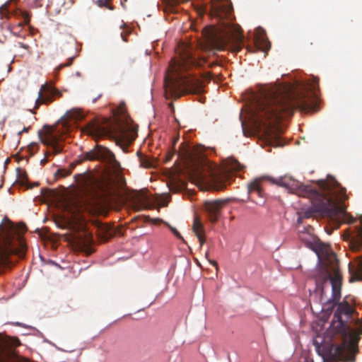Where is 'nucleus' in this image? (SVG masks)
Wrapping results in <instances>:
<instances>
[{"mask_svg":"<svg viewBox=\"0 0 362 362\" xmlns=\"http://www.w3.org/2000/svg\"><path fill=\"white\" fill-rule=\"evenodd\" d=\"M71 173V170L65 169V168H61L58 169L56 173H54V175L57 177H66L69 176Z\"/></svg>","mask_w":362,"mask_h":362,"instance_id":"nucleus-25","label":"nucleus"},{"mask_svg":"<svg viewBox=\"0 0 362 362\" xmlns=\"http://www.w3.org/2000/svg\"><path fill=\"white\" fill-rule=\"evenodd\" d=\"M310 100L308 91H300L288 85L276 86L264 92L256 102L252 116L259 127L271 130L281 119L291 117L295 110L305 112L312 110Z\"/></svg>","mask_w":362,"mask_h":362,"instance_id":"nucleus-3","label":"nucleus"},{"mask_svg":"<svg viewBox=\"0 0 362 362\" xmlns=\"http://www.w3.org/2000/svg\"><path fill=\"white\" fill-rule=\"evenodd\" d=\"M61 93L52 86L45 83L42 85L35 100V108H38L42 104H48L52 102L56 97H60Z\"/></svg>","mask_w":362,"mask_h":362,"instance_id":"nucleus-13","label":"nucleus"},{"mask_svg":"<svg viewBox=\"0 0 362 362\" xmlns=\"http://www.w3.org/2000/svg\"><path fill=\"white\" fill-rule=\"evenodd\" d=\"M64 209L68 216L63 218L61 223L57 224L61 228H73L78 227L79 229L85 228V218L82 216L83 206L76 200H69L64 203Z\"/></svg>","mask_w":362,"mask_h":362,"instance_id":"nucleus-9","label":"nucleus"},{"mask_svg":"<svg viewBox=\"0 0 362 362\" xmlns=\"http://www.w3.org/2000/svg\"><path fill=\"white\" fill-rule=\"evenodd\" d=\"M205 257L209 260V263H210L211 264H212L213 266H214V267H218V264H217V262H216V261H214V260H211V259H209V252H208V251H207V252H206V254H205Z\"/></svg>","mask_w":362,"mask_h":362,"instance_id":"nucleus-36","label":"nucleus"},{"mask_svg":"<svg viewBox=\"0 0 362 362\" xmlns=\"http://www.w3.org/2000/svg\"><path fill=\"white\" fill-rule=\"evenodd\" d=\"M26 230L24 223L15 225L8 218H4L0 224V275L10 267L11 255L24 257L26 245L23 235Z\"/></svg>","mask_w":362,"mask_h":362,"instance_id":"nucleus-5","label":"nucleus"},{"mask_svg":"<svg viewBox=\"0 0 362 362\" xmlns=\"http://www.w3.org/2000/svg\"><path fill=\"white\" fill-rule=\"evenodd\" d=\"M177 52L178 59H174L164 78L165 94L168 97L179 98L185 93H198L202 89V83L191 74H184L192 66L202 67L206 63L204 57L196 58L188 45H179Z\"/></svg>","mask_w":362,"mask_h":362,"instance_id":"nucleus-4","label":"nucleus"},{"mask_svg":"<svg viewBox=\"0 0 362 362\" xmlns=\"http://www.w3.org/2000/svg\"><path fill=\"white\" fill-rule=\"evenodd\" d=\"M328 300H329V299H327V301H326L327 305H330V306H328V308H332V305H331V304H328V303H327Z\"/></svg>","mask_w":362,"mask_h":362,"instance_id":"nucleus-44","label":"nucleus"},{"mask_svg":"<svg viewBox=\"0 0 362 362\" xmlns=\"http://www.w3.org/2000/svg\"><path fill=\"white\" fill-rule=\"evenodd\" d=\"M209 40L211 45L217 50H223L228 45L233 44L238 52L241 48L243 35L239 27L227 25L224 30L213 31L209 36Z\"/></svg>","mask_w":362,"mask_h":362,"instance_id":"nucleus-7","label":"nucleus"},{"mask_svg":"<svg viewBox=\"0 0 362 362\" xmlns=\"http://www.w3.org/2000/svg\"><path fill=\"white\" fill-rule=\"evenodd\" d=\"M96 4L99 7H108L107 0H97Z\"/></svg>","mask_w":362,"mask_h":362,"instance_id":"nucleus-34","label":"nucleus"},{"mask_svg":"<svg viewBox=\"0 0 362 362\" xmlns=\"http://www.w3.org/2000/svg\"><path fill=\"white\" fill-rule=\"evenodd\" d=\"M140 160L141 165L145 168H151L153 165L151 162L146 158H141Z\"/></svg>","mask_w":362,"mask_h":362,"instance_id":"nucleus-29","label":"nucleus"},{"mask_svg":"<svg viewBox=\"0 0 362 362\" xmlns=\"http://www.w3.org/2000/svg\"><path fill=\"white\" fill-rule=\"evenodd\" d=\"M194 180L198 182H206L209 187L216 191L223 190L226 187V181L228 179L226 173L221 175L213 173L209 179H206L202 173L196 172Z\"/></svg>","mask_w":362,"mask_h":362,"instance_id":"nucleus-12","label":"nucleus"},{"mask_svg":"<svg viewBox=\"0 0 362 362\" xmlns=\"http://www.w3.org/2000/svg\"><path fill=\"white\" fill-rule=\"evenodd\" d=\"M21 16L24 20V22L19 23H18L19 27L23 26L24 24H25V25L28 24L30 21V18H31V15L28 12H26V11H21Z\"/></svg>","mask_w":362,"mask_h":362,"instance_id":"nucleus-26","label":"nucleus"},{"mask_svg":"<svg viewBox=\"0 0 362 362\" xmlns=\"http://www.w3.org/2000/svg\"><path fill=\"white\" fill-rule=\"evenodd\" d=\"M121 36H122V39H123V40H124V42H127V38H126L127 35H124V34H123V33H121Z\"/></svg>","mask_w":362,"mask_h":362,"instance_id":"nucleus-42","label":"nucleus"},{"mask_svg":"<svg viewBox=\"0 0 362 362\" xmlns=\"http://www.w3.org/2000/svg\"><path fill=\"white\" fill-rule=\"evenodd\" d=\"M37 146V144L33 143V144H31L30 146H29V148L30 149H33L34 147H36Z\"/></svg>","mask_w":362,"mask_h":362,"instance_id":"nucleus-43","label":"nucleus"},{"mask_svg":"<svg viewBox=\"0 0 362 362\" xmlns=\"http://www.w3.org/2000/svg\"><path fill=\"white\" fill-rule=\"evenodd\" d=\"M232 10L230 6L218 3L212 6L211 13L213 16L220 20H223L230 18Z\"/></svg>","mask_w":362,"mask_h":362,"instance_id":"nucleus-15","label":"nucleus"},{"mask_svg":"<svg viewBox=\"0 0 362 362\" xmlns=\"http://www.w3.org/2000/svg\"><path fill=\"white\" fill-rule=\"evenodd\" d=\"M18 45L20 47L28 49L29 48V46L23 43V42H18Z\"/></svg>","mask_w":362,"mask_h":362,"instance_id":"nucleus-38","label":"nucleus"},{"mask_svg":"<svg viewBox=\"0 0 362 362\" xmlns=\"http://www.w3.org/2000/svg\"><path fill=\"white\" fill-rule=\"evenodd\" d=\"M18 173H22V175L19 174L18 177H19V178H21L22 183L24 184V182L25 181H27V180H28L26 173L24 171H22L20 168L18 169Z\"/></svg>","mask_w":362,"mask_h":362,"instance_id":"nucleus-32","label":"nucleus"},{"mask_svg":"<svg viewBox=\"0 0 362 362\" xmlns=\"http://www.w3.org/2000/svg\"><path fill=\"white\" fill-rule=\"evenodd\" d=\"M226 203V200H214L212 202H206L204 203V209L206 210L209 221L211 223H216L219 219L221 211L223 206Z\"/></svg>","mask_w":362,"mask_h":362,"instance_id":"nucleus-14","label":"nucleus"},{"mask_svg":"<svg viewBox=\"0 0 362 362\" xmlns=\"http://www.w3.org/2000/svg\"><path fill=\"white\" fill-rule=\"evenodd\" d=\"M57 128L45 125L42 130L38 132L41 142L52 148V153L57 155L62 151V146L59 144V136L56 133Z\"/></svg>","mask_w":362,"mask_h":362,"instance_id":"nucleus-10","label":"nucleus"},{"mask_svg":"<svg viewBox=\"0 0 362 362\" xmlns=\"http://www.w3.org/2000/svg\"><path fill=\"white\" fill-rule=\"evenodd\" d=\"M303 218H305L303 217V215L300 213V214H299V217H298V223H301L303 222Z\"/></svg>","mask_w":362,"mask_h":362,"instance_id":"nucleus-39","label":"nucleus"},{"mask_svg":"<svg viewBox=\"0 0 362 362\" xmlns=\"http://www.w3.org/2000/svg\"><path fill=\"white\" fill-rule=\"evenodd\" d=\"M83 115L82 112L77 109H72L71 110H69L66 112L64 117L66 119V122H68L69 121L71 120H79L83 118Z\"/></svg>","mask_w":362,"mask_h":362,"instance_id":"nucleus-19","label":"nucleus"},{"mask_svg":"<svg viewBox=\"0 0 362 362\" xmlns=\"http://www.w3.org/2000/svg\"><path fill=\"white\" fill-rule=\"evenodd\" d=\"M300 238L301 240H304L303 238L301 235L300 236Z\"/></svg>","mask_w":362,"mask_h":362,"instance_id":"nucleus-45","label":"nucleus"},{"mask_svg":"<svg viewBox=\"0 0 362 362\" xmlns=\"http://www.w3.org/2000/svg\"><path fill=\"white\" fill-rule=\"evenodd\" d=\"M29 129H30V127H24V128L23 129V130H21V131H20V132H18V135H21V134H22V133H23V132H28V130H29Z\"/></svg>","mask_w":362,"mask_h":362,"instance_id":"nucleus-40","label":"nucleus"},{"mask_svg":"<svg viewBox=\"0 0 362 362\" xmlns=\"http://www.w3.org/2000/svg\"><path fill=\"white\" fill-rule=\"evenodd\" d=\"M256 43L259 44V46H261V49L263 52H267L270 49V42L267 39L264 37L257 38L256 40Z\"/></svg>","mask_w":362,"mask_h":362,"instance_id":"nucleus-23","label":"nucleus"},{"mask_svg":"<svg viewBox=\"0 0 362 362\" xmlns=\"http://www.w3.org/2000/svg\"><path fill=\"white\" fill-rule=\"evenodd\" d=\"M314 250L320 260L323 262L325 265V267L318 268L315 271L314 274L315 281L317 275L321 270L326 271L331 278L334 277L337 274L341 276L339 267L338 259H337L336 255L332 251L329 245L321 242L316 243Z\"/></svg>","mask_w":362,"mask_h":362,"instance_id":"nucleus-8","label":"nucleus"},{"mask_svg":"<svg viewBox=\"0 0 362 362\" xmlns=\"http://www.w3.org/2000/svg\"><path fill=\"white\" fill-rule=\"evenodd\" d=\"M318 81H319V79L317 78H314V84H312L311 85V87L310 88L312 89V90L315 91V88H316V86L317 85L318 83Z\"/></svg>","mask_w":362,"mask_h":362,"instance_id":"nucleus-37","label":"nucleus"},{"mask_svg":"<svg viewBox=\"0 0 362 362\" xmlns=\"http://www.w3.org/2000/svg\"><path fill=\"white\" fill-rule=\"evenodd\" d=\"M341 281V276L337 274L334 277L331 278L325 270L320 271L316 276L315 291L320 295V300H325L324 298L325 288L331 284L332 296V298L328 300L327 303L331 304L332 308L337 306L334 313V322L332 326L337 329L341 341L338 344L325 345L322 347V357L326 362H354L356 355L358 353V340L359 337L362 335L361 324L359 325L356 331L342 320L343 315L347 319L351 318L354 312V308L346 299L339 302Z\"/></svg>","mask_w":362,"mask_h":362,"instance_id":"nucleus-1","label":"nucleus"},{"mask_svg":"<svg viewBox=\"0 0 362 362\" xmlns=\"http://www.w3.org/2000/svg\"><path fill=\"white\" fill-rule=\"evenodd\" d=\"M269 180L310 201L312 207L301 212L305 218L313 217L315 213L331 218H340L346 215V206L343 204L348 199L346 190L332 175H327L326 180H317L316 186L304 185L287 176L278 179L270 177Z\"/></svg>","mask_w":362,"mask_h":362,"instance_id":"nucleus-2","label":"nucleus"},{"mask_svg":"<svg viewBox=\"0 0 362 362\" xmlns=\"http://www.w3.org/2000/svg\"><path fill=\"white\" fill-rule=\"evenodd\" d=\"M83 160H98L117 168L119 163L116 160L114 153L107 148L96 145L95 147L83 154Z\"/></svg>","mask_w":362,"mask_h":362,"instance_id":"nucleus-11","label":"nucleus"},{"mask_svg":"<svg viewBox=\"0 0 362 362\" xmlns=\"http://www.w3.org/2000/svg\"><path fill=\"white\" fill-rule=\"evenodd\" d=\"M8 345L7 341L0 334V358L1 362H28L27 361H23L19 358H13V360H7L6 358V349Z\"/></svg>","mask_w":362,"mask_h":362,"instance_id":"nucleus-17","label":"nucleus"},{"mask_svg":"<svg viewBox=\"0 0 362 362\" xmlns=\"http://www.w3.org/2000/svg\"><path fill=\"white\" fill-rule=\"evenodd\" d=\"M132 200L136 210L151 208L148 197L144 192L140 191L134 193L132 196Z\"/></svg>","mask_w":362,"mask_h":362,"instance_id":"nucleus-16","label":"nucleus"},{"mask_svg":"<svg viewBox=\"0 0 362 362\" xmlns=\"http://www.w3.org/2000/svg\"><path fill=\"white\" fill-rule=\"evenodd\" d=\"M196 236L199 239L200 247H202L205 243L204 233H199L196 235Z\"/></svg>","mask_w":362,"mask_h":362,"instance_id":"nucleus-33","label":"nucleus"},{"mask_svg":"<svg viewBox=\"0 0 362 362\" xmlns=\"http://www.w3.org/2000/svg\"><path fill=\"white\" fill-rule=\"evenodd\" d=\"M81 178L83 179V181L81 183H80L81 187L84 189V190L88 191V186L90 181L88 180L83 175H78Z\"/></svg>","mask_w":362,"mask_h":362,"instance_id":"nucleus-28","label":"nucleus"},{"mask_svg":"<svg viewBox=\"0 0 362 362\" xmlns=\"http://www.w3.org/2000/svg\"><path fill=\"white\" fill-rule=\"evenodd\" d=\"M75 58V57H69L68 59H67V62L64 63V64H61L59 66V69H62L64 67H66V66H69L72 64L73 63V60Z\"/></svg>","mask_w":362,"mask_h":362,"instance_id":"nucleus-31","label":"nucleus"},{"mask_svg":"<svg viewBox=\"0 0 362 362\" xmlns=\"http://www.w3.org/2000/svg\"><path fill=\"white\" fill-rule=\"evenodd\" d=\"M192 230L195 235L204 233L203 224L198 218H195L194 220Z\"/></svg>","mask_w":362,"mask_h":362,"instance_id":"nucleus-21","label":"nucleus"},{"mask_svg":"<svg viewBox=\"0 0 362 362\" xmlns=\"http://www.w3.org/2000/svg\"><path fill=\"white\" fill-rule=\"evenodd\" d=\"M101 95H102L101 93L98 94V95L96 97L93 98L92 102L95 103L97 101V100L101 97Z\"/></svg>","mask_w":362,"mask_h":362,"instance_id":"nucleus-41","label":"nucleus"},{"mask_svg":"<svg viewBox=\"0 0 362 362\" xmlns=\"http://www.w3.org/2000/svg\"><path fill=\"white\" fill-rule=\"evenodd\" d=\"M93 241L92 236L90 234L86 235V238L83 239L80 238L78 239V246L81 250H84L86 247H88Z\"/></svg>","mask_w":362,"mask_h":362,"instance_id":"nucleus-20","label":"nucleus"},{"mask_svg":"<svg viewBox=\"0 0 362 362\" xmlns=\"http://www.w3.org/2000/svg\"><path fill=\"white\" fill-rule=\"evenodd\" d=\"M243 168V165L237 160H232L229 163L228 170L231 171H239Z\"/></svg>","mask_w":362,"mask_h":362,"instance_id":"nucleus-24","label":"nucleus"},{"mask_svg":"<svg viewBox=\"0 0 362 362\" xmlns=\"http://www.w3.org/2000/svg\"><path fill=\"white\" fill-rule=\"evenodd\" d=\"M9 2H6L0 7V16L3 18L4 16H7L8 15V7Z\"/></svg>","mask_w":362,"mask_h":362,"instance_id":"nucleus-27","label":"nucleus"},{"mask_svg":"<svg viewBox=\"0 0 362 362\" xmlns=\"http://www.w3.org/2000/svg\"><path fill=\"white\" fill-rule=\"evenodd\" d=\"M192 230L195 235L204 233L203 224L198 218H195L194 220Z\"/></svg>","mask_w":362,"mask_h":362,"instance_id":"nucleus-22","label":"nucleus"},{"mask_svg":"<svg viewBox=\"0 0 362 362\" xmlns=\"http://www.w3.org/2000/svg\"><path fill=\"white\" fill-rule=\"evenodd\" d=\"M137 130L138 126L130 118H116L112 121L105 119L103 123L92 121L84 127V131L95 139L112 136L120 146L130 145L137 136Z\"/></svg>","mask_w":362,"mask_h":362,"instance_id":"nucleus-6","label":"nucleus"},{"mask_svg":"<svg viewBox=\"0 0 362 362\" xmlns=\"http://www.w3.org/2000/svg\"><path fill=\"white\" fill-rule=\"evenodd\" d=\"M168 227L170 228V230L172 231V233L178 238V239H180V240H183V238L182 236L181 235V234L178 232V230L173 227L172 226L169 225V224H167Z\"/></svg>","mask_w":362,"mask_h":362,"instance_id":"nucleus-30","label":"nucleus"},{"mask_svg":"<svg viewBox=\"0 0 362 362\" xmlns=\"http://www.w3.org/2000/svg\"><path fill=\"white\" fill-rule=\"evenodd\" d=\"M101 228H102L103 230H104L105 235H110V236L112 235V234H111V233L110 231V228L109 226H102Z\"/></svg>","mask_w":362,"mask_h":362,"instance_id":"nucleus-35","label":"nucleus"},{"mask_svg":"<svg viewBox=\"0 0 362 362\" xmlns=\"http://www.w3.org/2000/svg\"><path fill=\"white\" fill-rule=\"evenodd\" d=\"M248 193L250 195L256 194L259 197H264V192L260 187L259 180H255L248 185Z\"/></svg>","mask_w":362,"mask_h":362,"instance_id":"nucleus-18","label":"nucleus"}]
</instances>
